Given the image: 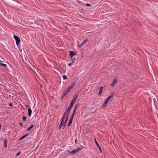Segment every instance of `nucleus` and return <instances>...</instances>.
I'll use <instances>...</instances> for the list:
<instances>
[{
	"mask_svg": "<svg viewBox=\"0 0 158 158\" xmlns=\"http://www.w3.org/2000/svg\"><path fill=\"white\" fill-rule=\"evenodd\" d=\"M81 148H76L73 150L71 151V152L69 153V155L70 156H73V155L74 154L76 153V152L80 151H81L82 149H83V147H81Z\"/></svg>",
	"mask_w": 158,
	"mask_h": 158,
	"instance_id": "obj_1",
	"label": "nucleus"
},
{
	"mask_svg": "<svg viewBox=\"0 0 158 158\" xmlns=\"http://www.w3.org/2000/svg\"><path fill=\"white\" fill-rule=\"evenodd\" d=\"M113 95H114L113 94H112L106 99V100L105 101L104 103H103V105L102 106L103 107H106V105L107 104V103L109 101L113 96Z\"/></svg>",
	"mask_w": 158,
	"mask_h": 158,
	"instance_id": "obj_2",
	"label": "nucleus"
},
{
	"mask_svg": "<svg viewBox=\"0 0 158 158\" xmlns=\"http://www.w3.org/2000/svg\"><path fill=\"white\" fill-rule=\"evenodd\" d=\"M14 38L15 40L16 45L18 46L19 45V43L20 42V38L17 36L15 35L14 36Z\"/></svg>",
	"mask_w": 158,
	"mask_h": 158,
	"instance_id": "obj_3",
	"label": "nucleus"
},
{
	"mask_svg": "<svg viewBox=\"0 0 158 158\" xmlns=\"http://www.w3.org/2000/svg\"><path fill=\"white\" fill-rule=\"evenodd\" d=\"M69 56L71 57V58L73 57V56H75L77 55V52H75L74 51H69Z\"/></svg>",
	"mask_w": 158,
	"mask_h": 158,
	"instance_id": "obj_4",
	"label": "nucleus"
},
{
	"mask_svg": "<svg viewBox=\"0 0 158 158\" xmlns=\"http://www.w3.org/2000/svg\"><path fill=\"white\" fill-rule=\"evenodd\" d=\"M77 97V96H75V97H74L72 99L71 102L70 103V104L72 105V106H73L76 101Z\"/></svg>",
	"mask_w": 158,
	"mask_h": 158,
	"instance_id": "obj_5",
	"label": "nucleus"
},
{
	"mask_svg": "<svg viewBox=\"0 0 158 158\" xmlns=\"http://www.w3.org/2000/svg\"><path fill=\"white\" fill-rule=\"evenodd\" d=\"M95 143L96 145H97V146H98V148L100 150V152L102 153V150L101 149V147L99 146V144L98 143V142L97 141V140L96 139V138H95Z\"/></svg>",
	"mask_w": 158,
	"mask_h": 158,
	"instance_id": "obj_6",
	"label": "nucleus"
},
{
	"mask_svg": "<svg viewBox=\"0 0 158 158\" xmlns=\"http://www.w3.org/2000/svg\"><path fill=\"white\" fill-rule=\"evenodd\" d=\"M103 89V87L102 86H101L99 89V91L98 93V95H100L102 93V91Z\"/></svg>",
	"mask_w": 158,
	"mask_h": 158,
	"instance_id": "obj_7",
	"label": "nucleus"
},
{
	"mask_svg": "<svg viewBox=\"0 0 158 158\" xmlns=\"http://www.w3.org/2000/svg\"><path fill=\"white\" fill-rule=\"evenodd\" d=\"M71 109L68 108L67 109H66L65 110V112L66 111V116H67L68 117L71 111Z\"/></svg>",
	"mask_w": 158,
	"mask_h": 158,
	"instance_id": "obj_8",
	"label": "nucleus"
},
{
	"mask_svg": "<svg viewBox=\"0 0 158 158\" xmlns=\"http://www.w3.org/2000/svg\"><path fill=\"white\" fill-rule=\"evenodd\" d=\"M68 117L67 116H66L65 120L64 122V123H63V129H64V127H65L66 123L68 121Z\"/></svg>",
	"mask_w": 158,
	"mask_h": 158,
	"instance_id": "obj_9",
	"label": "nucleus"
},
{
	"mask_svg": "<svg viewBox=\"0 0 158 158\" xmlns=\"http://www.w3.org/2000/svg\"><path fill=\"white\" fill-rule=\"evenodd\" d=\"M66 112H64V114H63V116L62 117V118H61V123H63L64 121V120L65 118V114H66Z\"/></svg>",
	"mask_w": 158,
	"mask_h": 158,
	"instance_id": "obj_10",
	"label": "nucleus"
},
{
	"mask_svg": "<svg viewBox=\"0 0 158 158\" xmlns=\"http://www.w3.org/2000/svg\"><path fill=\"white\" fill-rule=\"evenodd\" d=\"M28 113L29 116H31L32 113V110L30 108L28 109Z\"/></svg>",
	"mask_w": 158,
	"mask_h": 158,
	"instance_id": "obj_11",
	"label": "nucleus"
},
{
	"mask_svg": "<svg viewBox=\"0 0 158 158\" xmlns=\"http://www.w3.org/2000/svg\"><path fill=\"white\" fill-rule=\"evenodd\" d=\"M4 146L6 148L7 147V140L6 138H5L4 141Z\"/></svg>",
	"mask_w": 158,
	"mask_h": 158,
	"instance_id": "obj_12",
	"label": "nucleus"
},
{
	"mask_svg": "<svg viewBox=\"0 0 158 158\" xmlns=\"http://www.w3.org/2000/svg\"><path fill=\"white\" fill-rule=\"evenodd\" d=\"M73 118H71L70 119L69 121V123H68V127H69V126H70L71 125V124L73 122Z\"/></svg>",
	"mask_w": 158,
	"mask_h": 158,
	"instance_id": "obj_13",
	"label": "nucleus"
},
{
	"mask_svg": "<svg viewBox=\"0 0 158 158\" xmlns=\"http://www.w3.org/2000/svg\"><path fill=\"white\" fill-rule=\"evenodd\" d=\"M117 81L115 79L114 80L113 82L110 84V86H113L115 84H116L117 82Z\"/></svg>",
	"mask_w": 158,
	"mask_h": 158,
	"instance_id": "obj_14",
	"label": "nucleus"
},
{
	"mask_svg": "<svg viewBox=\"0 0 158 158\" xmlns=\"http://www.w3.org/2000/svg\"><path fill=\"white\" fill-rule=\"evenodd\" d=\"M76 83V81H74L71 84V86L70 87L71 89H72L74 87L75 84Z\"/></svg>",
	"mask_w": 158,
	"mask_h": 158,
	"instance_id": "obj_15",
	"label": "nucleus"
},
{
	"mask_svg": "<svg viewBox=\"0 0 158 158\" xmlns=\"http://www.w3.org/2000/svg\"><path fill=\"white\" fill-rule=\"evenodd\" d=\"M34 126L33 125H31L27 129V131H30L31 129Z\"/></svg>",
	"mask_w": 158,
	"mask_h": 158,
	"instance_id": "obj_16",
	"label": "nucleus"
},
{
	"mask_svg": "<svg viewBox=\"0 0 158 158\" xmlns=\"http://www.w3.org/2000/svg\"><path fill=\"white\" fill-rule=\"evenodd\" d=\"M71 89H71L70 87H69L67 89V91L66 92L68 94L70 91Z\"/></svg>",
	"mask_w": 158,
	"mask_h": 158,
	"instance_id": "obj_17",
	"label": "nucleus"
},
{
	"mask_svg": "<svg viewBox=\"0 0 158 158\" xmlns=\"http://www.w3.org/2000/svg\"><path fill=\"white\" fill-rule=\"evenodd\" d=\"M63 123H60V125L58 127V129L60 130L62 127V125H63Z\"/></svg>",
	"mask_w": 158,
	"mask_h": 158,
	"instance_id": "obj_18",
	"label": "nucleus"
},
{
	"mask_svg": "<svg viewBox=\"0 0 158 158\" xmlns=\"http://www.w3.org/2000/svg\"><path fill=\"white\" fill-rule=\"evenodd\" d=\"M67 94H68V93L66 91L64 92L63 93L62 96L64 97Z\"/></svg>",
	"mask_w": 158,
	"mask_h": 158,
	"instance_id": "obj_19",
	"label": "nucleus"
},
{
	"mask_svg": "<svg viewBox=\"0 0 158 158\" xmlns=\"http://www.w3.org/2000/svg\"><path fill=\"white\" fill-rule=\"evenodd\" d=\"M63 78L64 80H66L67 79V76L65 75H62Z\"/></svg>",
	"mask_w": 158,
	"mask_h": 158,
	"instance_id": "obj_20",
	"label": "nucleus"
},
{
	"mask_svg": "<svg viewBox=\"0 0 158 158\" xmlns=\"http://www.w3.org/2000/svg\"><path fill=\"white\" fill-rule=\"evenodd\" d=\"M84 44L82 43L80 45L78 46V47L79 48H81Z\"/></svg>",
	"mask_w": 158,
	"mask_h": 158,
	"instance_id": "obj_21",
	"label": "nucleus"
},
{
	"mask_svg": "<svg viewBox=\"0 0 158 158\" xmlns=\"http://www.w3.org/2000/svg\"><path fill=\"white\" fill-rule=\"evenodd\" d=\"M22 118L23 121H25L27 119V117L25 116H23V117Z\"/></svg>",
	"mask_w": 158,
	"mask_h": 158,
	"instance_id": "obj_22",
	"label": "nucleus"
},
{
	"mask_svg": "<svg viewBox=\"0 0 158 158\" xmlns=\"http://www.w3.org/2000/svg\"><path fill=\"white\" fill-rule=\"evenodd\" d=\"M71 61L73 63L74 62L75 59L74 57L72 58H71Z\"/></svg>",
	"mask_w": 158,
	"mask_h": 158,
	"instance_id": "obj_23",
	"label": "nucleus"
},
{
	"mask_svg": "<svg viewBox=\"0 0 158 158\" xmlns=\"http://www.w3.org/2000/svg\"><path fill=\"white\" fill-rule=\"evenodd\" d=\"M88 41V39H86L85 40H84L83 42H82L83 44H85L86 42Z\"/></svg>",
	"mask_w": 158,
	"mask_h": 158,
	"instance_id": "obj_24",
	"label": "nucleus"
},
{
	"mask_svg": "<svg viewBox=\"0 0 158 158\" xmlns=\"http://www.w3.org/2000/svg\"><path fill=\"white\" fill-rule=\"evenodd\" d=\"M0 64L2 66H4V67H6V65L5 64H4L3 63H1Z\"/></svg>",
	"mask_w": 158,
	"mask_h": 158,
	"instance_id": "obj_25",
	"label": "nucleus"
},
{
	"mask_svg": "<svg viewBox=\"0 0 158 158\" xmlns=\"http://www.w3.org/2000/svg\"><path fill=\"white\" fill-rule=\"evenodd\" d=\"M73 106L71 104H70L69 106L68 107V108L71 110V109L72 107Z\"/></svg>",
	"mask_w": 158,
	"mask_h": 158,
	"instance_id": "obj_26",
	"label": "nucleus"
},
{
	"mask_svg": "<svg viewBox=\"0 0 158 158\" xmlns=\"http://www.w3.org/2000/svg\"><path fill=\"white\" fill-rule=\"evenodd\" d=\"M74 114H74L73 113L72 114L71 117V118H73Z\"/></svg>",
	"mask_w": 158,
	"mask_h": 158,
	"instance_id": "obj_27",
	"label": "nucleus"
},
{
	"mask_svg": "<svg viewBox=\"0 0 158 158\" xmlns=\"http://www.w3.org/2000/svg\"><path fill=\"white\" fill-rule=\"evenodd\" d=\"M73 64V63L72 62L71 63L68 64V65L69 66H71Z\"/></svg>",
	"mask_w": 158,
	"mask_h": 158,
	"instance_id": "obj_28",
	"label": "nucleus"
},
{
	"mask_svg": "<svg viewBox=\"0 0 158 158\" xmlns=\"http://www.w3.org/2000/svg\"><path fill=\"white\" fill-rule=\"evenodd\" d=\"M18 123L22 127L23 126V124L21 122H19Z\"/></svg>",
	"mask_w": 158,
	"mask_h": 158,
	"instance_id": "obj_29",
	"label": "nucleus"
},
{
	"mask_svg": "<svg viewBox=\"0 0 158 158\" xmlns=\"http://www.w3.org/2000/svg\"><path fill=\"white\" fill-rule=\"evenodd\" d=\"M77 107H78V105H76L75 106V107H74V109H75V110H76L77 109Z\"/></svg>",
	"mask_w": 158,
	"mask_h": 158,
	"instance_id": "obj_30",
	"label": "nucleus"
},
{
	"mask_svg": "<svg viewBox=\"0 0 158 158\" xmlns=\"http://www.w3.org/2000/svg\"><path fill=\"white\" fill-rule=\"evenodd\" d=\"M20 152H18L17 153V154H16V156H19V155H20Z\"/></svg>",
	"mask_w": 158,
	"mask_h": 158,
	"instance_id": "obj_31",
	"label": "nucleus"
},
{
	"mask_svg": "<svg viewBox=\"0 0 158 158\" xmlns=\"http://www.w3.org/2000/svg\"><path fill=\"white\" fill-rule=\"evenodd\" d=\"M86 6H90V5L89 3H86Z\"/></svg>",
	"mask_w": 158,
	"mask_h": 158,
	"instance_id": "obj_32",
	"label": "nucleus"
},
{
	"mask_svg": "<svg viewBox=\"0 0 158 158\" xmlns=\"http://www.w3.org/2000/svg\"><path fill=\"white\" fill-rule=\"evenodd\" d=\"M9 105L10 106H13L12 104L11 103H10L9 104Z\"/></svg>",
	"mask_w": 158,
	"mask_h": 158,
	"instance_id": "obj_33",
	"label": "nucleus"
},
{
	"mask_svg": "<svg viewBox=\"0 0 158 158\" xmlns=\"http://www.w3.org/2000/svg\"><path fill=\"white\" fill-rule=\"evenodd\" d=\"M76 110H75V109H74L73 113L74 114H75L76 112Z\"/></svg>",
	"mask_w": 158,
	"mask_h": 158,
	"instance_id": "obj_34",
	"label": "nucleus"
},
{
	"mask_svg": "<svg viewBox=\"0 0 158 158\" xmlns=\"http://www.w3.org/2000/svg\"><path fill=\"white\" fill-rule=\"evenodd\" d=\"M23 139V138H22V137H21L19 139V141H21Z\"/></svg>",
	"mask_w": 158,
	"mask_h": 158,
	"instance_id": "obj_35",
	"label": "nucleus"
},
{
	"mask_svg": "<svg viewBox=\"0 0 158 158\" xmlns=\"http://www.w3.org/2000/svg\"><path fill=\"white\" fill-rule=\"evenodd\" d=\"M64 97L63 96H62L61 97V100H63V98H64Z\"/></svg>",
	"mask_w": 158,
	"mask_h": 158,
	"instance_id": "obj_36",
	"label": "nucleus"
},
{
	"mask_svg": "<svg viewBox=\"0 0 158 158\" xmlns=\"http://www.w3.org/2000/svg\"><path fill=\"white\" fill-rule=\"evenodd\" d=\"M28 135V134H25L24 135H25V137H26V136H27Z\"/></svg>",
	"mask_w": 158,
	"mask_h": 158,
	"instance_id": "obj_37",
	"label": "nucleus"
},
{
	"mask_svg": "<svg viewBox=\"0 0 158 158\" xmlns=\"http://www.w3.org/2000/svg\"><path fill=\"white\" fill-rule=\"evenodd\" d=\"M22 137V138H23V139L24 138H25V135H24Z\"/></svg>",
	"mask_w": 158,
	"mask_h": 158,
	"instance_id": "obj_38",
	"label": "nucleus"
},
{
	"mask_svg": "<svg viewBox=\"0 0 158 158\" xmlns=\"http://www.w3.org/2000/svg\"><path fill=\"white\" fill-rule=\"evenodd\" d=\"M77 139H76L75 140V143H76V144H77Z\"/></svg>",
	"mask_w": 158,
	"mask_h": 158,
	"instance_id": "obj_39",
	"label": "nucleus"
},
{
	"mask_svg": "<svg viewBox=\"0 0 158 158\" xmlns=\"http://www.w3.org/2000/svg\"><path fill=\"white\" fill-rule=\"evenodd\" d=\"M25 106L26 107H29V106L27 105H26Z\"/></svg>",
	"mask_w": 158,
	"mask_h": 158,
	"instance_id": "obj_40",
	"label": "nucleus"
}]
</instances>
